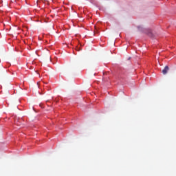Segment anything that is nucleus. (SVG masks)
I'll return each mask as SVG.
<instances>
[{
  "label": "nucleus",
  "mask_w": 176,
  "mask_h": 176,
  "mask_svg": "<svg viewBox=\"0 0 176 176\" xmlns=\"http://www.w3.org/2000/svg\"><path fill=\"white\" fill-rule=\"evenodd\" d=\"M170 71L168 66H165L164 69L162 70L163 75H166V74Z\"/></svg>",
  "instance_id": "f257e3e1"
},
{
  "label": "nucleus",
  "mask_w": 176,
  "mask_h": 176,
  "mask_svg": "<svg viewBox=\"0 0 176 176\" xmlns=\"http://www.w3.org/2000/svg\"><path fill=\"white\" fill-rule=\"evenodd\" d=\"M139 31H143L144 32H145V30H144V28L141 27V26H138V27Z\"/></svg>",
  "instance_id": "f03ea898"
},
{
  "label": "nucleus",
  "mask_w": 176,
  "mask_h": 176,
  "mask_svg": "<svg viewBox=\"0 0 176 176\" xmlns=\"http://www.w3.org/2000/svg\"><path fill=\"white\" fill-rule=\"evenodd\" d=\"M147 34H148V36H152V32L151 30H149Z\"/></svg>",
  "instance_id": "7ed1b4c3"
},
{
  "label": "nucleus",
  "mask_w": 176,
  "mask_h": 176,
  "mask_svg": "<svg viewBox=\"0 0 176 176\" xmlns=\"http://www.w3.org/2000/svg\"><path fill=\"white\" fill-rule=\"evenodd\" d=\"M25 2L26 3H27V0H25Z\"/></svg>",
  "instance_id": "20e7f679"
},
{
  "label": "nucleus",
  "mask_w": 176,
  "mask_h": 176,
  "mask_svg": "<svg viewBox=\"0 0 176 176\" xmlns=\"http://www.w3.org/2000/svg\"><path fill=\"white\" fill-rule=\"evenodd\" d=\"M131 58V57H129V58H128V60H130Z\"/></svg>",
  "instance_id": "39448f33"
}]
</instances>
